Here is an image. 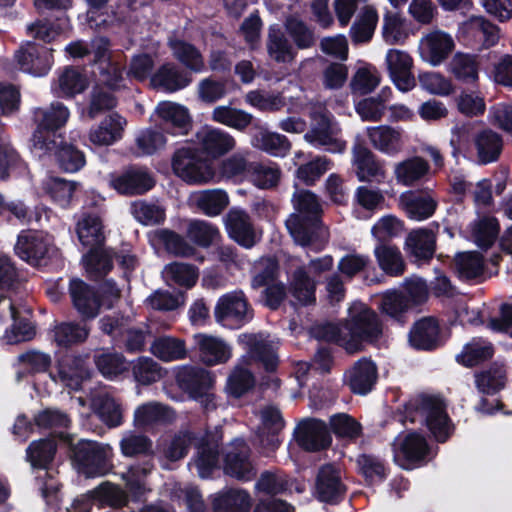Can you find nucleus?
<instances>
[{
  "label": "nucleus",
  "mask_w": 512,
  "mask_h": 512,
  "mask_svg": "<svg viewBox=\"0 0 512 512\" xmlns=\"http://www.w3.org/2000/svg\"><path fill=\"white\" fill-rule=\"evenodd\" d=\"M261 423L255 432L253 443L261 448L262 453L268 456L280 445L279 434L284 427L281 412L273 406L265 407L260 412Z\"/></svg>",
  "instance_id": "2eb2a0df"
},
{
  "label": "nucleus",
  "mask_w": 512,
  "mask_h": 512,
  "mask_svg": "<svg viewBox=\"0 0 512 512\" xmlns=\"http://www.w3.org/2000/svg\"><path fill=\"white\" fill-rule=\"evenodd\" d=\"M59 437L71 446L73 460L89 477L105 475L110 468L112 448L108 444L80 439L73 445L71 435L60 432Z\"/></svg>",
  "instance_id": "423d86ee"
},
{
  "label": "nucleus",
  "mask_w": 512,
  "mask_h": 512,
  "mask_svg": "<svg viewBox=\"0 0 512 512\" xmlns=\"http://www.w3.org/2000/svg\"><path fill=\"white\" fill-rule=\"evenodd\" d=\"M307 143L316 149L341 154L346 149L342 130L335 117L325 108L318 107L310 112V126L304 134Z\"/></svg>",
  "instance_id": "39448f33"
},
{
  "label": "nucleus",
  "mask_w": 512,
  "mask_h": 512,
  "mask_svg": "<svg viewBox=\"0 0 512 512\" xmlns=\"http://www.w3.org/2000/svg\"><path fill=\"white\" fill-rule=\"evenodd\" d=\"M454 40L450 34L435 30L420 41L421 58L432 66L440 65L452 52Z\"/></svg>",
  "instance_id": "cd10ccee"
},
{
  "label": "nucleus",
  "mask_w": 512,
  "mask_h": 512,
  "mask_svg": "<svg viewBox=\"0 0 512 512\" xmlns=\"http://www.w3.org/2000/svg\"><path fill=\"white\" fill-rule=\"evenodd\" d=\"M197 142L207 156L217 159L234 149L236 141L227 131L205 125L196 133Z\"/></svg>",
  "instance_id": "a878e982"
},
{
  "label": "nucleus",
  "mask_w": 512,
  "mask_h": 512,
  "mask_svg": "<svg viewBox=\"0 0 512 512\" xmlns=\"http://www.w3.org/2000/svg\"><path fill=\"white\" fill-rule=\"evenodd\" d=\"M178 386L206 411L216 408L213 392L214 378L206 369L198 366H182L176 373Z\"/></svg>",
  "instance_id": "1a4fd4ad"
},
{
  "label": "nucleus",
  "mask_w": 512,
  "mask_h": 512,
  "mask_svg": "<svg viewBox=\"0 0 512 512\" xmlns=\"http://www.w3.org/2000/svg\"><path fill=\"white\" fill-rule=\"evenodd\" d=\"M88 85L86 77L74 67H65L57 79V87L54 91L60 97H73L82 93Z\"/></svg>",
  "instance_id": "603ef678"
},
{
  "label": "nucleus",
  "mask_w": 512,
  "mask_h": 512,
  "mask_svg": "<svg viewBox=\"0 0 512 512\" xmlns=\"http://www.w3.org/2000/svg\"><path fill=\"white\" fill-rule=\"evenodd\" d=\"M281 170L275 163L252 162L248 180L259 189H271L280 181Z\"/></svg>",
  "instance_id": "052dcab7"
},
{
  "label": "nucleus",
  "mask_w": 512,
  "mask_h": 512,
  "mask_svg": "<svg viewBox=\"0 0 512 512\" xmlns=\"http://www.w3.org/2000/svg\"><path fill=\"white\" fill-rule=\"evenodd\" d=\"M69 293L75 309L82 318L93 319L98 315L102 303L94 287L79 278H73L69 283Z\"/></svg>",
  "instance_id": "bb28decb"
},
{
  "label": "nucleus",
  "mask_w": 512,
  "mask_h": 512,
  "mask_svg": "<svg viewBox=\"0 0 512 512\" xmlns=\"http://www.w3.org/2000/svg\"><path fill=\"white\" fill-rule=\"evenodd\" d=\"M167 44L172 56L187 69L186 71L196 74L206 71L204 56L195 45L176 36H170Z\"/></svg>",
  "instance_id": "72a5a7b5"
},
{
  "label": "nucleus",
  "mask_w": 512,
  "mask_h": 512,
  "mask_svg": "<svg viewBox=\"0 0 512 512\" xmlns=\"http://www.w3.org/2000/svg\"><path fill=\"white\" fill-rule=\"evenodd\" d=\"M394 462L401 468L412 470L425 464L433 451L429 449L424 436L417 432L398 435L392 444Z\"/></svg>",
  "instance_id": "9b49d317"
},
{
  "label": "nucleus",
  "mask_w": 512,
  "mask_h": 512,
  "mask_svg": "<svg viewBox=\"0 0 512 512\" xmlns=\"http://www.w3.org/2000/svg\"><path fill=\"white\" fill-rule=\"evenodd\" d=\"M214 317L218 324L228 329H240L253 318V309L242 290L228 292L217 300Z\"/></svg>",
  "instance_id": "9d476101"
},
{
  "label": "nucleus",
  "mask_w": 512,
  "mask_h": 512,
  "mask_svg": "<svg viewBox=\"0 0 512 512\" xmlns=\"http://www.w3.org/2000/svg\"><path fill=\"white\" fill-rule=\"evenodd\" d=\"M130 367L134 380L140 385H150L162 377L161 366L150 357H139Z\"/></svg>",
  "instance_id": "69168bd1"
},
{
  "label": "nucleus",
  "mask_w": 512,
  "mask_h": 512,
  "mask_svg": "<svg viewBox=\"0 0 512 512\" xmlns=\"http://www.w3.org/2000/svg\"><path fill=\"white\" fill-rule=\"evenodd\" d=\"M69 116V109L61 102H52L46 108H35L33 119L37 128L32 135L34 149L52 151L56 146L55 132L67 123Z\"/></svg>",
  "instance_id": "0eeeda50"
},
{
  "label": "nucleus",
  "mask_w": 512,
  "mask_h": 512,
  "mask_svg": "<svg viewBox=\"0 0 512 512\" xmlns=\"http://www.w3.org/2000/svg\"><path fill=\"white\" fill-rule=\"evenodd\" d=\"M266 51L268 57L277 64H291L297 57V51L278 25L268 29Z\"/></svg>",
  "instance_id": "58836bf2"
},
{
  "label": "nucleus",
  "mask_w": 512,
  "mask_h": 512,
  "mask_svg": "<svg viewBox=\"0 0 512 512\" xmlns=\"http://www.w3.org/2000/svg\"><path fill=\"white\" fill-rule=\"evenodd\" d=\"M193 339L204 364L214 366L231 358V347L223 339L203 333L195 334Z\"/></svg>",
  "instance_id": "2f4dec72"
},
{
  "label": "nucleus",
  "mask_w": 512,
  "mask_h": 512,
  "mask_svg": "<svg viewBox=\"0 0 512 512\" xmlns=\"http://www.w3.org/2000/svg\"><path fill=\"white\" fill-rule=\"evenodd\" d=\"M313 336L318 340L335 342L353 353L362 342H375L382 335V326L375 312L363 308L352 315L343 325L322 323L313 327Z\"/></svg>",
  "instance_id": "f03ea898"
},
{
  "label": "nucleus",
  "mask_w": 512,
  "mask_h": 512,
  "mask_svg": "<svg viewBox=\"0 0 512 512\" xmlns=\"http://www.w3.org/2000/svg\"><path fill=\"white\" fill-rule=\"evenodd\" d=\"M76 232L81 244L96 249L104 242L103 225L98 213L83 212L77 222Z\"/></svg>",
  "instance_id": "a19ab883"
},
{
  "label": "nucleus",
  "mask_w": 512,
  "mask_h": 512,
  "mask_svg": "<svg viewBox=\"0 0 512 512\" xmlns=\"http://www.w3.org/2000/svg\"><path fill=\"white\" fill-rule=\"evenodd\" d=\"M192 446L196 448L194 464L199 477L210 478L219 461V440L203 439L197 437L193 432L181 431L175 434L166 445L164 455L171 461H177L186 456Z\"/></svg>",
  "instance_id": "7ed1b4c3"
},
{
  "label": "nucleus",
  "mask_w": 512,
  "mask_h": 512,
  "mask_svg": "<svg viewBox=\"0 0 512 512\" xmlns=\"http://www.w3.org/2000/svg\"><path fill=\"white\" fill-rule=\"evenodd\" d=\"M429 172V162L420 156L408 157L394 165L396 182L406 187L420 184L429 175Z\"/></svg>",
  "instance_id": "e433bc0d"
},
{
  "label": "nucleus",
  "mask_w": 512,
  "mask_h": 512,
  "mask_svg": "<svg viewBox=\"0 0 512 512\" xmlns=\"http://www.w3.org/2000/svg\"><path fill=\"white\" fill-rule=\"evenodd\" d=\"M110 186L122 195H141L149 191L155 182L146 168L132 166L120 174H112Z\"/></svg>",
  "instance_id": "aec40b11"
},
{
  "label": "nucleus",
  "mask_w": 512,
  "mask_h": 512,
  "mask_svg": "<svg viewBox=\"0 0 512 512\" xmlns=\"http://www.w3.org/2000/svg\"><path fill=\"white\" fill-rule=\"evenodd\" d=\"M90 371L87 358L82 355L64 354L57 362V375L50 374L55 383H60L72 391H79Z\"/></svg>",
  "instance_id": "f3484780"
},
{
  "label": "nucleus",
  "mask_w": 512,
  "mask_h": 512,
  "mask_svg": "<svg viewBox=\"0 0 512 512\" xmlns=\"http://www.w3.org/2000/svg\"><path fill=\"white\" fill-rule=\"evenodd\" d=\"M193 81L192 74L174 63L161 65L151 77V84L157 90L174 93L188 87Z\"/></svg>",
  "instance_id": "c756f323"
},
{
  "label": "nucleus",
  "mask_w": 512,
  "mask_h": 512,
  "mask_svg": "<svg viewBox=\"0 0 512 512\" xmlns=\"http://www.w3.org/2000/svg\"><path fill=\"white\" fill-rule=\"evenodd\" d=\"M284 33L295 50H309L316 46L317 36L314 28L299 15L291 14L283 22Z\"/></svg>",
  "instance_id": "f704fd0d"
},
{
  "label": "nucleus",
  "mask_w": 512,
  "mask_h": 512,
  "mask_svg": "<svg viewBox=\"0 0 512 512\" xmlns=\"http://www.w3.org/2000/svg\"><path fill=\"white\" fill-rule=\"evenodd\" d=\"M151 353L164 362L182 360L187 355L186 343L183 339L172 336H160L150 346Z\"/></svg>",
  "instance_id": "09e8293b"
},
{
  "label": "nucleus",
  "mask_w": 512,
  "mask_h": 512,
  "mask_svg": "<svg viewBox=\"0 0 512 512\" xmlns=\"http://www.w3.org/2000/svg\"><path fill=\"white\" fill-rule=\"evenodd\" d=\"M130 211L135 220L145 226L161 224L166 217L165 208L162 205L146 200L132 202Z\"/></svg>",
  "instance_id": "13d9d810"
},
{
  "label": "nucleus",
  "mask_w": 512,
  "mask_h": 512,
  "mask_svg": "<svg viewBox=\"0 0 512 512\" xmlns=\"http://www.w3.org/2000/svg\"><path fill=\"white\" fill-rule=\"evenodd\" d=\"M162 276L168 285L191 288L198 279V271L194 265L173 262L164 267Z\"/></svg>",
  "instance_id": "4d7b16f0"
},
{
  "label": "nucleus",
  "mask_w": 512,
  "mask_h": 512,
  "mask_svg": "<svg viewBox=\"0 0 512 512\" xmlns=\"http://www.w3.org/2000/svg\"><path fill=\"white\" fill-rule=\"evenodd\" d=\"M294 436L301 448L311 452L325 449L332 442L326 422L316 418L302 419L294 430Z\"/></svg>",
  "instance_id": "a211bd4d"
},
{
  "label": "nucleus",
  "mask_w": 512,
  "mask_h": 512,
  "mask_svg": "<svg viewBox=\"0 0 512 512\" xmlns=\"http://www.w3.org/2000/svg\"><path fill=\"white\" fill-rule=\"evenodd\" d=\"M83 263L90 279L97 281L106 276L113 267V252L110 249H91Z\"/></svg>",
  "instance_id": "3c124183"
},
{
  "label": "nucleus",
  "mask_w": 512,
  "mask_h": 512,
  "mask_svg": "<svg viewBox=\"0 0 512 512\" xmlns=\"http://www.w3.org/2000/svg\"><path fill=\"white\" fill-rule=\"evenodd\" d=\"M56 443L49 438L39 439L31 442L26 449V458L33 469L38 470L36 480L39 485L42 497L48 502L59 489L58 482L48 471L56 453Z\"/></svg>",
  "instance_id": "6e6552de"
},
{
  "label": "nucleus",
  "mask_w": 512,
  "mask_h": 512,
  "mask_svg": "<svg viewBox=\"0 0 512 512\" xmlns=\"http://www.w3.org/2000/svg\"><path fill=\"white\" fill-rule=\"evenodd\" d=\"M480 59L478 55L457 52L449 62L450 73L460 82L470 84L478 80Z\"/></svg>",
  "instance_id": "c03bdc74"
},
{
  "label": "nucleus",
  "mask_w": 512,
  "mask_h": 512,
  "mask_svg": "<svg viewBox=\"0 0 512 512\" xmlns=\"http://www.w3.org/2000/svg\"><path fill=\"white\" fill-rule=\"evenodd\" d=\"M212 119L222 125L244 131L252 123L253 116L230 105H219L213 109Z\"/></svg>",
  "instance_id": "6e6d98bb"
},
{
  "label": "nucleus",
  "mask_w": 512,
  "mask_h": 512,
  "mask_svg": "<svg viewBox=\"0 0 512 512\" xmlns=\"http://www.w3.org/2000/svg\"><path fill=\"white\" fill-rule=\"evenodd\" d=\"M238 340L247 349L249 357L260 363L267 372L276 370L279 363L277 353L279 342L270 334L244 333L238 336Z\"/></svg>",
  "instance_id": "4468645a"
},
{
  "label": "nucleus",
  "mask_w": 512,
  "mask_h": 512,
  "mask_svg": "<svg viewBox=\"0 0 512 512\" xmlns=\"http://www.w3.org/2000/svg\"><path fill=\"white\" fill-rule=\"evenodd\" d=\"M399 200L406 216L418 222L432 217L438 205L431 194L418 191L403 192Z\"/></svg>",
  "instance_id": "473e14b6"
},
{
  "label": "nucleus",
  "mask_w": 512,
  "mask_h": 512,
  "mask_svg": "<svg viewBox=\"0 0 512 512\" xmlns=\"http://www.w3.org/2000/svg\"><path fill=\"white\" fill-rule=\"evenodd\" d=\"M379 268L387 275L397 277L403 274L405 264L400 250L391 244L379 242L373 250Z\"/></svg>",
  "instance_id": "49530a36"
},
{
  "label": "nucleus",
  "mask_w": 512,
  "mask_h": 512,
  "mask_svg": "<svg viewBox=\"0 0 512 512\" xmlns=\"http://www.w3.org/2000/svg\"><path fill=\"white\" fill-rule=\"evenodd\" d=\"M172 419L171 410L157 402H148L138 406L134 411L133 422L138 428L165 423Z\"/></svg>",
  "instance_id": "8fccbe9b"
},
{
  "label": "nucleus",
  "mask_w": 512,
  "mask_h": 512,
  "mask_svg": "<svg viewBox=\"0 0 512 512\" xmlns=\"http://www.w3.org/2000/svg\"><path fill=\"white\" fill-rule=\"evenodd\" d=\"M378 23L377 11L366 6L356 17L350 27V37L355 44L365 43L371 40Z\"/></svg>",
  "instance_id": "864d4df0"
},
{
  "label": "nucleus",
  "mask_w": 512,
  "mask_h": 512,
  "mask_svg": "<svg viewBox=\"0 0 512 512\" xmlns=\"http://www.w3.org/2000/svg\"><path fill=\"white\" fill-rule=\"evenodd\" d=\"M367 136L372 146L381 153L394 157L403 148L402 132L388 125L367 127Z\"/></svg>",
  "instance_id": "4c0bfd02"
},
{
  "label": "nucleus",
  "mask_w": 512,
  "mask_h": 512,
  "mask_svg": "<svg viewBox=\"0 0 512 512\" xmlns=\"http://www.w3.org/2000/svg\"><path fill=\"white\" fill-rule=\"evenodd\" d=\"M193 201L205 215L217 216L226 208L229 198L224 190L211 189L195 193Z\"/></svg>",
  "instance_id": "5fc2aeb1"
},
{
  "label": "nucleus",
  "mask_w": 512,
  "mask_h": 512,
  "mask_svg": "<svg viewBox=\"0 0 512 512\" xmlns=\"http://www.w3.org/2000/svg\"><path fill=\"white\" fill-rule=\"evenodd\" d=\"M377 367L367 358L358 360L345 374L346 384L354 394L367 395L377 381Z\"/></svg>",
  "instance_id": "7c9ffc66"
},
{
  "label": "nucleus",
  "mask_w": 512,
  "mask_h": 512,
  "mask_svg": "<svg viewBox=\"0 0 512 512\" xmlns=\"http://www.w3.org/2000/svg\"><path fill=\"white\" fill-rule=\"evenodd\" d=\"M454 272L462 281H471L480 276V253L477 251L457 252L453 258Z\"/></svg>",
  "instance_id": "e2e57ef3"
},
{
  "label": "nucleus",
  "mask_w": 512,
  "mask_h": 512,
  "mask_svg": "<svg viewBox=\"0 0 512 512\" xmlns=\"http://www.w3.org/2000/svg\"><path fill=\"white\" fill-rule=\"evenodd\" d=\"M14 250L20 259L33 266L46 265L57 253L53 238L39 231H22Z\"/></svg>",
  "instance_id": "f8f14e48"
},
{
  "label": "nucleus",
  "mask_w": 512,
  "mask_h": 512,
  "mask_svg": "<svg viewBox=\"0 0 512 512\" xmlns=\"http://www.w3.org/2000/svg\"><path fill=\"white\" fill-rule=\"evenodd\" d=\"M250 495L242 489L222 490L214 496L215 512H249Z\"/></svg>",
  "instance_id": "de8ad7c7"
},
{
  "label": "nucleus",
  "mask_w": 512,
  "mask_h": 512,
  "mask_svg": "<svg viewBox=\"0 0 512 512\" xmlns=\"http://www.w3.org/2000/svg\"><path fill=\"white\" fill-rule=\"evenodd\" d=\"M51 363L50 354L36 349L27 350L17 356L16 378L20 381L29 375L44 373L48 371Z\"/></svg>",
  "instance_id": "79ce46f5"
},
{
  "label": "nucleus",
  "mask_w": 512,
  "mask_h": 512,
  "mask_svg": "<svg viewBox=\"0 0 512 512\" xmlns=\"http://www.w3.org/2000/svg\"><path fill=\"white\" fill-rule=\"evenodd\" d=\"M98 371L107 379L113 380L128 368L125 357L116 352H101L94 357Z\"/></svg>",
  "instance_id": "338daca9"
},
{
  "label": "nucleus",
  "mask_w": 512,
  "mask_h": 512,
  "mask_svg": "<svg viewBox=\"0 0 512 512\" xmlns=\"http://www.w3.org/2000/svg\"><path fill=\"white\" fill-rule=\"evenodd\" d=\"M228 236L240 246L250 249L258 241L250 215L241 208H231L225 216Z\"/></svg>",
  "instance_id": "4be33fe9"
},
{
  "label": "nucleus",
  "mask_w": 512,
  "mask_h": 512,
  "mask_svg": "<svg viewBox=\"0 0 512 512\" xmlns=\"http://www.w3.org/2000/svg\"><path fill=\"white\" fill-rule=\"evenodd\" d=\"M174 173L187 183H206L212 176V170L190 145L182 146L174 152L172 158Z\"/></svg>",
  "instance_id": "ddd939ff"
},
{
  "label": "nucleus",
  "mask_w": 512,
  "mask_h": 512,
  "mask_svg": "<svg viewBox=\"0 0 512 512\" xmlns=\"http://www.w3.org/2000/svg\"><path fill=\"white\" fill-rule=\"evenodd\" d=\"M440 225L433 222L426 227L412 230L405 241L407 252L416 261L432 259L436 249V234Z\"/></svg>",
  "instance_id": "393cba45"
},
{
  "label": "nucleus",
  "mask_w": 512,
  "mask_h": 512,
  "mask_svg": "<svg viewBox=\"0 0 512 512\" xmlns=\"http://www.w3.org/2000/svg\"><path fill=\"white\" fill-rule=\"evenodd\" d=\"M89 332L90 329L85 323L61 322L50 330V336L58 347L68 348L84 342Z\"/></svg>",
  "instance_id": "37998d69"
},
{
  "label": "nucleus",
  "mask_w": 512,
  "mask_h": 512,
  "mask_svg": "<svg viewBox=\"0 0 512 512\" xmlns=\"http://www.w3.org/2000/svg\"><path fill=\"white\" fill-rule=\"evenodd\" d=\"M410 346L420 351H433L440 346V326L434 317L417 320L408 334Z\"/></svg>",
  "instance_id": "c85d7f7f"
},
{
  "label": "nucleus",
  "mask_w": 512,
  "mask_h": 512,
  "mask_svg": "<svg viewBox=\"0 0 512 512\" xmlns=\"http://www.w3.org/2000/svg\"><path fill=\"white\" fill-rule=\"evenodd\" d=\"M126 120L117 113L105 117L101 123L90 130L89 140L97 146H109L122 136Z\"/></svg>",
  "instance_id": "ea45409f"
},
{
  "label": "nucleus",
  "mask_w": 512,
  "mask_h": 512,
  "mask_svg": "<svg viewBox=\"0 0 512 512\" xmlns=\"http://www.w3.org/2000/svg\"><path fill=\"white\" fill-rule=\"evenodd\" d=\"M95 413L110 428L118 427L123 422L121 405L109 395H99L93 400Z\"/></svg>",
  "instance_id": "bf43d9fd"
},
{
  "label": "nucleus",
  "mask_w": 512,
  "mask_h": 512,
  "mask_svg": "<svg viewBox=\"0 0 512 512\" xmlns=\"http://www.w3.org/2000/svg\"><path fill=\"white\" fill-rule=\"evenodd\" d=\"M187 237L197 246L208 248L220 236L218 228L205 220H191L187 227Z\"/></svg>",
  "instance_id": "0e129e2a"
},
{
  "label": "nucleus",
  "mask_w": 512,
  "mask_h": 512,
  "mask_svg": "<svg viewBox=\"0 0 512 512\" xmlns=\"http://www.w3.org/2000/svg\"><path fill=\"white\" fill-rule=\"evenodd\" d=\"M315 281L308 275L305 267H298L292 276L291 293L301 304L308 305L315 301Z\"/></svg>",
  "instance_id": "680f3d73"
},
{
  "label": "nucleus",
  "mask_w": 512,
  "mask_h": 512,
  "mask_svg": "<svg viewBox=\"0 0 512 512\" xmlns=\"http://www.w3.org/2000/svg\"><path fill=\"white\" fill-rule=\"evenodd\" d=\"M406 413L410 422L424 424L439 443L447 441L454 431L445 404L438 397L422 396L410 402Z\"/></svg>",
  "instance_id": "20e7f679"
},
{
  "label": "nucleus",
  "mask_w": 512,
  "mask_h": 512,
  "mask_svg": "<svg viewBox=\"0 0 512 512\" xmlns=\"http://www.w3.org/2000/svg\"><path fill=\"white\" fill-rule=\"evenodd\" d=\"M345 491L341 472L335 465L326 464L319 468L314 493L320 502L337 504L343 499Z\"/></svg>",
  "instance_id": "412c9836"
},
{
  "label": "nucleus",
  "mask_w": 512,
  "mask_h": 512,
  "mask_svg": "<svg viewBox=\"0 0 512 512\" xmlns=\"http://www.w3.org/2000/svg\"><path fill=\"white\" fill-rule=\"evenodd\" d=\"M154 121L159 128L168 134H184L189 126L188 110L170 101L160 102L155 108Z\"/></svg>",
  "instance_id": "5701e85b"
},
{
  "label": "nucleus",
  "mask_w": 512,
  "mask_h": 512,
  "mask_svg": "<svg viewBox=\"0 0 512 512\" xmlns=\"http://www.w3.org/2000/svg\"><path fill=\"white\" fill-rule=\"evenodd\" d=\"M251 144L273 157H285L291 147L286 136L262 128L252 136Z\"/></svg>",
  "instance_id": "a18cd8bd"
},
{
  "label": "nucleus",
  "mask_w": 512,
  "mask_h": 512,
  "mask_svg": "<svg viewBox=\"0 0 512 512\" xmlns=\"http://www.w3.org/2000/svg\"><path fill=\"white\" fill-rule=\"evenodd\" d=\"M388 75L395 87L402 92L411 91L416 86L412 73L413 59L406 51L389 49L385 56Z\"/></svg>",
  "instance_id": "6ab92c4d"
},
{
  "label": "nucleus",
  "mask_w": 512,
  "mask_h": 512,
  "mask_svg": "<svg viewBox=\"0 0 512 512\" xmlns=\"http://www.w3.org/2000/svg\"><path fill=\"white\" fill-rule=\"evenodd\" d=\"M292 203L294 212L285 221L290 236L303 248L321 251L328 240V233L320 222L322 206L318 196L310 190H296Z\"/></svg>",
  "instance_id": "f257e3e1"
},
{
  "label": "nucleus",
  "mask_w": 512,
  "mask_h": 512,
  "mask_svg": "<svg viewBox=\"0 0 512 512\" xmlns=\"http://www.w3.org/2000/svg\"><path fill=\"white\" fill-rule=\"evenodd\" d=\"M224 472L240 481H250L256 476V470L250 461L249 448L243 440H234L227 451Z\"/></svg>",
  "instance_id": "b1692460"
},
{
  "label": "nucleus",
  "mask_w": 512,
  "mask_h": 512,
  "mask_svg": "<svg viewBox=\"0 0 512 512\" xmlns=\"http://www.w3.org/2000/svg\"><path fill=\"white\" fill-rule=\"evenodd\" d=\"M15 59L21 71L35 77L47 75L53 65L52 49L32 41L20 46Z\"/></svg>",
  "instance_id": "dca6fc26"
},
{
  "label": "nucleus",
  "mask_w": 512,
  "mask_h": 512,
  "mask_svg": "<svg viewBox=\"0 0 512 512\" xmlns=\"http://www.w3.org/2000/svg\"><path fill=\"white\" fill-rule=\"evenodd\" d=\"M352 153V163L356 168L359 181L381 182L384 180L385 171L382 164L367 147L355 144Z\"/></svg>",
  "instance_id": "c9c22d12"
},
{
  "label": "nucleus",
  "mask_w": 512,
  "mask_h": 512,
  "mask_svg": "<svg viewBox=\"0 0 512 512\" xmlns=\"http://www.w3.org/2000/svg\"><path fill=\"white\" fill-rule=\"evenodd\" d=\"M332 161L326 156H316L296 170V177L307 186L315 184L327 171L332 168Z\"/></svg>",
  "instance_id": "774afa93"
}]
</instances>
